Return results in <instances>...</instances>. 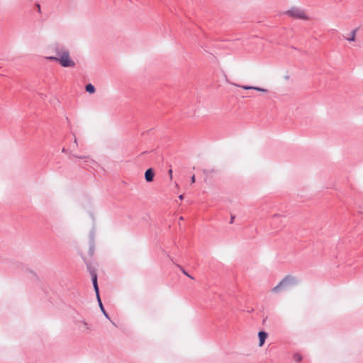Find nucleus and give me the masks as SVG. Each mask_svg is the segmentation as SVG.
Listing matches in <instances>:
<instances>
[{"mask_svg": "<svg viewBox=\"0 0 363 363\" xmlns=\"http://www.w3.org/2000/svg\"><path fill=\"white\" fill-rule=\"evenodd\" d=\"M57 56L46 57L49 60H55L63 67H74L75 62L70 56L69 51L64 47H56Z\"/></svg>", "mask_w": 363, "mask_h": 363, "instance_id": "obj_1", "label": "nucleus"}, {"mask_svg": "<svg viewBox=\"0 0 363 363\" xmlns=\"http://www.w3.org/2000/svg\"><path fill=\"white\" fill-rule=\"evenodd\" d=\"M292 284H296V279L290 276H286L272 289V292L279 294L285 290L289 285Z\"/></svg>", "mask_w": 363, "mask_h": 363, "instance_id": "obj_2", "label": "nucleus"}, {"mask_svg": "<svg viewBox=\"0 0 363 363\" xmlns=\"http://www.w3.org/2000/svg\"><path fill=\"white\" fill-rule=\"evenodd\" d=\"M286 14L296 19L308 20V16L306 13L298 8H291L286 11Z\"/></svg>", "mask_w": 363, "mask_h": 363, "instance_id": "obj_3", "label": "nucleus"}, {"mask_svg": "<svg viewBox=\"0 0 363 363\" xmlns=\"http://www.w3.org/2000/svg\"><path fill=\"white\" fill-rule=\"evenodd\" d=\"M83 259L86 265L87 270L89 272L91 276V279H92V283H93V286L94 288V291H96V294H98L99 286H98V283H97V274L96 273V271L92 267L90 262L86 257H83Z\"/></svg>", "mask_w": 363, "mask_h": 363, "instance_id": "obj_4", "label": "nucleus"}, {"mask_svg": "<svg viewBox=\"0 0 363 363\" xmlns=\"http://www.w3.org/2000/svg\"><path fill=\"white\" fill-rule=\"evenodd\" d=\"M94 236L95 233L92 230L89 234V255L90 257H93L95 251V244H94Z\"/></svg>", "mask_w": 363, "mask_h": 363, "instance_id": "obj_5", "label": "nucleus"}, {"mask_svg": "<svg viewBox=\"0 0 363 363\" xmlns=\"http://www.w3.org/2000/svg\"><path fill=\"white\" fill-rule=\"evenodd\" d=\"M357 28L353 29L350 33L344 35V38L348 42H354L356 40V35Z\"/></svg>", "mask_w": 363, "mask_h": 363, "instance_id": "obj_6", "label": "nucleus"}, {"mask_svg": "<svg viewBox=\"0 0 363 363\" xmlns=\"http://www.w3.org/2000/svg\"><path fill=\"white\" fill-rule=\"evenodd\" d=\"M267 337H268V334H267V333H266L264 331H259L258 333V337H259V347H262L264 345Z\"/></svg>", "mask_w": 363, "mask_h": 363, "instance_id": "obj_7", "label": "nucleus"}, {"mask_svg": "<svg viewBox=\"0 0 363 363\" xmlns=\"http://www.w3.org/2000/svg\"><path fill=\"white\" fill-rule=\"evenodd\" d=\"M76 325L78 326L79 329L83 332L86 331L89 329L87 323L85 322L84 320H77Z\"/></svg>", "mask_w": 363, "mask_h": 363, "instance_id": "obj_8", "label": "nucleus"}, {"mask_svg": "<svg viewBox=\"0 0 363 363\" xmlns=\"http://www.w3.org/2000/svg\"><path fill=\"white\" fill-rule=\"evenodd\" d=\"M154 172L152 169H148L147 170H146L145 173V180L147 182H151L153 181V178H154Z\"/></svg>", "mask_w": 363, "mask_h": 363, "instance_id": "obj_9", "label": "nucleus"}, {"mask_svg": "<svg viewBox=\"0 0 363 363\" xmlns=\"http://www.w3.org/2000/svg\"><path fill=\"white\" fill-rule=\"evenodd\" d=\"M96 296H97V301L99 302V307H100L102 313H104V315H105L106 318L109 319V316H108V313L106 312V311L104 309V307L103 306L102 302H101L100 296H99V291H98V294H96Z\"/></svg>", "mask_w": 363, "mask_h": 363, "instance_id": "obj_10", "label": "nucleus"}, {"mask_svg": "<svg viewBox=\"0 0 363 363\" xmlns=\"http://www.w3.org/2000/svg\"><path fill=\"white\" fill-rule=\"evenodd\" d=\"M240 87L242 88L243 89H246V90L254 89V90H257V91H262V92H267V89H263V88H259V87H256V86H240Z\"/></svg>", "mask_w": 363, "mask_h": 363, "instance_id": "obj_11", "label": "nucleus"}, {"mask_svg": "<svg viewBox=\"0 0 363 363\" xmlns=\"http://www.w3.org/2000/svg\"><path fill=\"white\" fill-rule=\"evenodd\" d=\"M86 91L90 94H94L95 92V88L91 84H89L85 87Z\"/></svg>", "mask_w": 363, "mask_h": 363, "instance_id": "obj_12", "label": "nucleus"}, {"mask_svg": "<svg viewBox=\"0 0 363 363\" xmlns=\"http://www.w3.org/2000/svg\"><path fill=\"white\" fill-rule=\"evenodd\" d=\"M302 359V357L301 354H298V353H296L294 354V360L297 362H301Z\"/></svg>", "mask_w": 363, "mask_h": 363, "instance_id": "obj_13", "label": "nucleus"}, {"mask_svg": "<svg viewBox=\"0 0 363 363\" xmlns=\"http://www.w3.org/2000/svg\"><path fill=\"white\" fill-rule=\"evenodd\" d=\"M178 267H179V269L182 270V272H183V274H184L186 276H187L188 277H189L190 279H194V277H191L190 274H188V272H186L182 267L179 266Z\"/></svg>", "mask_w": 363, "mask_h": 363, "instance_id": "obj_14", "label": "nucleus"}, {"mask_svg": "<svg viewBox=\"0 0 363 363\" xmlns=\"http://www.w3.org/2000/svg\"><path fill=\"white\" fill-rule=\"evenodd\" d=\"M191 182H192V183H194V182H195V176H194V175H193V176L191 177Z\"/></svg>", "mask_w": 363, "mask_h": 363, "instance_id": "obj_15", "label": "nucleus"}, {"mask_svg": "<svg viewBox=\"0 0 363 363\" xmlns=\"http://www.w3.org/2000/svg\"><path fill=\"white\" fill-rule=\"evenodd\" d=\"M169 174L170 175V178H172V169L169 170Z\"/></svg>", "mask_w": 363, "mask_h": 363, "instance_id": "obj_16", "label": "nucleus"}, {"mask_svg": "<svg viewBox=\"0 0 363 363\" xmlns=\"http://www.w3.org/2000/svg\"><path fill=\"white\" fill-rule=\"evenodd\" d=\"M179 198V199H181V200H182V199H183V195H180Z\"/></svg>", "mask_w": 363, "mask_h": 363, "instance_id": "obj_17", "label": "nucleus"}, {"mask_svg": "<svg viewBox=\"0 0 363 363\" xmlns=\"http://www.w3.org/2000/svg\"><path fill=\"white\" fill-rule=\"evenodd\" d=\"M38 11H40V5H38Z\"/></svg>", "mask_w": 363, "mask_h": 363, "instance_id": "obj_18", "label": "nucleus"}]
</instances>
